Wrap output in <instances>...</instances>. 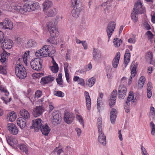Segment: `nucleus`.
Returning a JSON list of instances; mask_svg holds the SVG:
<instances>
[{"label":"nucleus","mask_w":155,"mask_h":155,"mask_svg":"<svg viewBox=\"0 0 155 155\" xmlns=\"http://www.w3.org/2000/svg\"><path fill=\"white\" fill-rule=\"evenodd\" d=\"M130 102L128 101H125L124 103V106L125 111L128 113L130 111Z\"/></svg>","instance_id":"obj_41"},{"label":"nucleus","mask_w":155,"mask_h":155,"mask_svg":"<svg viewBox=\"0 0 155 155\" xmlns=\"http://www.w3.org/2000/svg\"><path fill=\"white\" fill-rule=\"evenodd\" d=\"M145 8L142 5L140 1H138L135 4L133 12L138 14L143 13L145 12Z\"/></svg>","instance_id":"obj_7"},{"label":"nucleus","mask_w":155,"mask_h":155,"mask_svg":"<svg viewBox=\"0 0 155 155\" xmlns=\"http://www.w3.org/2000/svg\"><path fill=\"white\" fill-rule=\"evenodd\" d=\"M150 133L152 135H155V124L153 122H151L150 124Z\"/></svg>","instance_id":"obj_38"},{"label":"nucleus","mask_w":155,"mask_h":155,"mask_svg":"<svg viewBox=\"0 0 155 155\" xmlns=\"http://www.w3.org/2000/svg\"><path fill=\"white\" fill-rule=\"evenodd\" d=\"M0 90L2 92L5 93V95L7 96L9 94V93L8 92L5 87L2 86H0Z\"/></svg>","instance_id":"obj_50"},{"label":"nucleus","mask_w":155,"mask_h":155,"mask_svg":"<svg viewBox=\"0 0 155 155\" xmlns=\"http://www.w3.org/2000/svg\"><path fill=\"white\" fill-rule=\"evenodd\" d=\"M0 26L3 29H12L13 28V23L8 18H5L2 22L0 23Z\"/></svg>","instance_id":"obj_8"},{"label":"nucleus","mask_w":155,"mask_h":155,"mask_svg":"<svg viewBox=\"0 0 155 155\" xmlns=\"http://www.w3.org/2000/svg\"><path fill=\"white\" fill-rule=\"evenodd\" d=\"M52 59L53 66L50 67V69L53 73H56L58 71L59 68L58 65L56 63L53 58H52Z\"/></svg>","instance_id":"obj_30"},{"label":"nucleus","mask_w":155,"mask_h":155,"mask_svg":"<svg viewBox=\"0 0 155 155\" xmlns=\"http://www.w3.org/2000/svg\"><path fill=\"white\" fill-rule=\"evenodd\" d=\"M146 35H147L148 38L150 39H151L153 38L154 36L153 35L151 31H147L146 33Z\"/></svg>","instance_id":"obj_56"},{"label":"nucleus","mask_w":155,"mask_h":155,"mask_svg":"<svg viewBox=\"0 0 155 155\" xmlns=\"http://www.w3.org/2000/svg\"><path fill=\"white\" fill-rule=\"evenodd\" d=\"M120 52H117L112 61V66L113 68H116L117 67L120 59Z\"/></svg>","instance_id":"obj_26"},{"label":"nucleus","mask_w":155,"mask_h":155,"mask_svg":"<svg viewBox=\"0 0 155 155\" xmlns=\"http://www.w3.org/2000/svg\"><path fill=\"white\" fill-rule=\"evenodd\" d=\"M6 139L8 143L11 146L16 143V140L15 139L12 138L11 136H7Z\"/></svg>","instance_id":"obj_34"},{"label":"nucleus","mask_w":155,"mask_h":155,"mask_svg":"<svg viewBox=\"0 0 155 155\" xmlns=\"http://www.w3.org/2000/svg\"><path fill=\"white\" fill-rule=\"evenodd\" d=\"M3 48L6 49H10L12 45V41L8 38L4 39V41L2 42Z\"/></svg>","instance_id":"obj_18"},{"label":"nucleus","mask_w":155,"mask_h":155,"mask_svg":"<svg viewBox=\"0 0 155 155\" xmlns=\"http://www.w3.org/2000/svg\"><path fill=\"white\" fill-rule=\"evenodd\" d=\"M37 45L36 42L34 40H30L27 42L26 47L28 48H30L34 47Z\"/></svg>","instance_id":"obj_37"},{"label":"nucleus","mask_w":155,"mask_h":155,"mask_svg":"<svg viewBox=\"0 0 155 155\" xmlns=\"http://www.w3.org/2000/svg\"><path fill=\"white\" fill-rule=\"evenodd\" d=\"M17 123L21 129L24 128L26 126L25 119L23 117H19L17 120Z\"/></svg>","instance_id":"obj_28"},{"label":"nucleus","mask_w":155,"mask_h":155,"mask_svg":"<svg viewBox=\"0 0 155 155\" xmlns=\"http://www.w3.org/2000/svg\"><path fill=\"white\" fill-rule=\"evenodd\" d=\"M53 119L52 123L54 125H56L59 123L60 120L61 119L60 114L58 112H54L53 113Z\"/></svg>","instance_id":"obj_17"},{"label":"nucleus","mask_w":155,"mask_h":155,"mask_svg":"<svg viewBox=\"0 0 155 155\" xmlns=\"http://www.w3.org/2000/svg\"><path fill=\"white\" fill-rule=\"evenodd\" d=\"M134 98V96L133 94H131V93L129 94L127 100H126V101H128L130 102L132 101Z\"/></svg>","instance_id":"obj_59"},{"label":"nucleus","mask_w":155,"mask_h":155,"mask_svg":"<svg viewBox=\"0 0 155 155\" xmlns=\"http://www.w3.org/2000/svg\"><path fill=\"white\" fill-rule=\"evenodd\" d=\"M146 58L147 60L151 61L153 58V54L151 52L148 51L147 52Z\"/></svg>","instance_id":"obj_45"},{"label":"nucleus","mask_w":155,"mask_h":155,"mask_svg":"<svg viewBox=\"0 0 155 155\" xmlns=\"http://www.w3.org/2000/svg\"><path fill=\"white\" fill-rule=\"evenodd\" d=\"M128 42L130 43L134 44L136 42V39L134 37L130 38L128 40Z\"/></svg>","instance_id":"obj_64"},{"label":"nucleus","mask_w":155,"mask_h":155,"mask_svg":"<svg viewBox=\"0 0 155 155\" xmlns=\"http://www.w3.org/2000/svg\"><path fill=\"white\" fill-rule=\"evenodd\" d=\"M141 150L142 155H149L145 148L142 145L141 146Z\"/></svg>","instance_id":"obj_49"},{"label":"nucleus","mask_w":155,"mask_h":155,"mask_svg":"<svg viewBox=\"0 0 155 155\" xmlns=\"http://www.w3.org/2000/svg\"><path fill=\"white\" fill-rule=\"evenodd\" d=\"M52 5V2L49 0H46L43 3L42 5L44 10H47Z\"/></svg>","instance_id":"obj_33"},{"label":"nucleus","mask_w":155,"mask_h":155,"mask_svg":"<svg viewBox=\"0 0 155 155\" xmlns=\"http://www.w3.org/2000/svg\"><path fill=\"white\" fill-rule=\"evenodd\" d=\"M10 55L9 53L4 51L1 55V58L0 59V62L4 65L6 64L7 58Z\"/></svg>","instance_id":"obj_22"},{"label":"nucleus","mask_w":155,"mask_h":155,"mask_svg":"<svg viewBox=\"0 0 155 155\" xmlns=\"http://www.w3.org/2000/svg\"><path fill=\"white\" fill-rule=\"evenodd\" d=\"M102 103V99L100 98H98L97 101V108L98 111H99L100 109V105Z\"/></svg>","instance_id":"obj_52"},{"label":"nucleus","mask_w":155,"mask_h":155,"mask_svg":"<svg viewBox=\"0 0 155 155\" xmlns=\"http://www.w3.org/2000/svg\"><path fill=\"white\" fill-rule=\"evenodd\" d=\"M4 36L3 33L0 30V42L3 41Z\"/></svg>","instance_id":"obj_62"},{"label":"nucleus","mask_w":155,"mask_h":155,"mask_svg":"<svg viewBox=\"0 0 155 155\" xmlns=\"http://www.w3.org/2000/svg\"><path fill=\"white\" fill-rule=\"evenodd\" d=\"M42 95V92L39 90L36 91L35 94V97L38 98L40 97Z\"/></svg>","instance_id":"obj_57"},{"label":"nucleus","mask_w":155,"mask_h":155,"mask_svg":"<svg viewBox=\"0 0 155 155\" xmlns=\"http://www.w3.org/2000/svg\"><path fill=\"white\" fill-rule=\"evenodd\" d=\"M127 89L124 85H120L118 89V94L119 98L124 99L126 95Z\"/></svg>","instance_id":"obj_11"},{"label":"nucleus","mask_w":155,"mask_h":155,"mask_svg":"<svg viewBox=\"0 0 155 155\" xmlns=\"http://www.w3.org/2000/svg\"><path fill=\"white\" fill-rule=\"evenodd\" d=\"M53 94L54 95L61 97H63L64 95V93L60 91H54Z\"/></svg>","instance_id":"obj_42"},{"label":"nucleus","mask_w":155,"mask_h":155,"mask_svg":"<svg viewBox=\"0 0 155 155\" xmlns=\"http://www.w3.org/2000/svg\"><path fill=\"white\" fill-rule=\"evenodd\" d=\"M31 10L33 11L38 9L39 7V3L38 2L34 3L30 5Z\"/></svg>","instance_id":"obj_44"},{"label":"nucleus","mask_w":155,"mask_h":155,"mask_svg":"<svg viewBox=\"0 0 155 155\" xmlns=\"http://www.w3.org/2000/svg\"><path fill=\"white\" fill-rule=\"evenodd\" d=\"M56 13V11L55 8H53L50 9L48 13V16H53Z\"/></svg>","instance_id":"obj_47"},{"label":"nucleus","mask_w":155,"mask_h":155,"mask_svg":"<svg viewBox=\"0 0 155 155\" xmlns=\"http://www.w3.org/2000/svg\"><path fill=\"white\" fill-rule=\"evenodd\" d=\"M46 27L52 37H55L59 35L58 29L53 22L50 21L48 22L46 24Z\"/></svg>","instance_id":"obj_4"},{"label":"nucleus","mask_w":155,"mask_h":155,"mask_svg":"<svg viewBox=\"0 0 155 155\" xmlns=\"http://www.w3.org/2000/svg\"><path fill=\"white\" fill-rule=\"evenodd\" d=\"M138 15L133 11L132 12L131 15V18L134 23L137 22L138 21Z\"/></svg>","instance_id":"obj_39"},{"label":"nucleus","mask_w":155,"mask_h":155,"mask_svg":"<svg viewBox=\"0 0 155 155\" xmlns=\"http://www.w3.org/2000/svg\"><path fill=\"white\" fill-rule=\"evenodd\" d=\"M42 134L45 135H47L50 131V129L47 124L45 126L43 125L41 128L39 129Z\"/></svg>","instance_id":"obj_31"},{"label":"nucleus","mask_w":155,"mask_h":155,"mask_svg":"<svg viewBox=\"0 0 155 155\" xmlns=\"http://www.w3.org/2000/svg\"><path fill=\"white\" fill-rule=\"evenodd\" d=\"M44 111V107L42 106H36L33 109V114L34 116L37 117L41 115Z\"/></svg>","instance_id":"obj_14"},{"label":"nucleus","mask_w":155,"mask_h":155,"mask_svg":"<svg viewBox=\"0 0 155 155\" xmlns=\"http://www.w3.org/2000/svg\"><path fill=\"white\" fill-rule=\"evenodd\" d=\"M43 75V74L42 73H35L32 75V77L33 78H39L41 76Z\"/></svg>","instance_id":"obj_55"},{"label":"nucleus","mask_w":155,"mask_h":155,"mask_svg":"<svg viewBox=\"0 0 155 155\" xmlns=\"http://www.w3.org/2000/svg\"><path fill=\"white\" fill-rule=\"evenodd\" d=\"M17 117V115L14 111H12L8 114L7 119L8 121L11 122L14 121Z\"/></svg>","instance_id":"obj_29"},{"label":"nucleus","mask_w":155,"mask_h":155,"mask_svg":"<svg viewBox=\"0 0 155 155\" xmlns=\"http://www.w3.org/2000/svg\"><path fill=\"white\" fill-rule=\"evenodd\" d=\"M81 8H74L71 12L72 16L75 18H78L81 12Z\"/></svg>","instance_id":"obj_32"},{"label":"nucleus","mask_w":155,"mask_h":155,"mask_svg":"<svg viewBox=\"0 0 155 155\" xmlns=\"http://www.w3.org/2000/svg\"><path fill=\"white\" fill-rule=\"evenodd\" d=\"M93 55V59L95 61H97L101 58V53L100 51L94 48Z\"/></svg>","instance_id":"obj_19"},{"label":"nucleus","mask_w":155,"mask_h":155,"mask_svg":"<svg viewBox=\"0 0 155 155\" xmlns=\"http://www.w3.org/2000/svg\"><path fill=\"white\" fill-rule=\"evenodd\" d=\"M117 111L116 110L115 108L111 109L110 112V119L111 123L114 124L117 117Z\"/></svg>","instance_id":"obj_20"},{"label":"nucleus","mask_w":155,"mask_h":155,"mask_svg":"<svg viewBox=\"0 0 155 155\" xmlns=\"http://www.w3.org/2000/svg\"><path fill=\"white\" fill-rule=\"evenodd\" d=\"M15 73L20 79H23L27 76V73L24 66L20 63L17 64L15 68Z\"/></svg>","instance_id":"obj_3"},{"label":"nucleus","mask_w":155,"mask_h":155,"mask_svg":"<svg viewBox=\"0 0 155 155\" xmlns=\"http://www.w3.org/2000/svg\"><path fill=\"white\" fill-rule=\"evenodd\" d=\"M18 147L22 152H25L26 154H28V147L25 145L21 144L19 145Z\"/></svg>","instance_id":"obj_36"},{"label":"nucleus","mask_w":155,"mask_h":155,"mask_svg":"<svg viewBox=\"0 0 155 155\" xmlns=\"http://www.w3.org/2000/svg\"><path fill=\"white\" fill-rule=\"evenodd\" d=\"M130 57V54L129 50L128 49L126 50L125 53L124 55V62L125 64H124L125 68H126L127 65L129 62Z\"/></svg>","instance_id":"obj_21"},{"label":"nucleus","mask_w":155,"mask_h":155,"mask_svg":"<svg viewBox=\"0 0 155 155\" xmlns=\"http://www.w3.org/2000/svg\"><path fill=\"white\" fill-rule=\"evenodd\" d=\"M74 117V114L72 113L66 112L64 114V120L66 123L69 124L72 122Z\"/></svg>","instance_id":"obj_15"},{"label":"nucleus","mask_w":155,"mask_h":155,"mask_svg":"<svg viewBox=\"0 0 155 155\" xmlns=\"http://www.w3.org/2000/svg\"><path fill=\"white\" fill-rule=\"evenodd\" d=\"M137 65L134 64V63H132L130 66V69L131 71V76L130 77L129 79L130 81H131L132 80V77H134L135 76L137 73Z\"/></svg>","instance_id":"obj_25"},{"label":"nucleus","mask_w":155,"mask_h":155,"mask_svg":"<svg viewBox=\"0 0 155 155\" xmlns=\"http://www.w3.org/2000/svg\"><path fill=\"white\" fill-rule=\"evenodd\" d=\"M51 38L47 39V41L49 43L57 44V42L54 41V37Z\"/></svg>","instance_id":"obj_54"},{"label":"nucleus","mask_w":155,"mask_h":155,"mask_svg":"<svg viewBox=\"0 0 155 155\" xmlns=\"http://www.w3.org/2000/svg\"><path fill=\"white\" fill-rule=\"evenodd\" d=\"M48 45H45L40 50L36 51L35 53L36 56L38 57L43 58L50 56L49 49Z\"/></svg>","instance_id":"obj_6"},{"label":"nucleus","mask_w":155,"mask_h":155,"mask_svg":"<svg viewBox=\"0 0 155 155\" xmlns=\"http://www.w3.org/2000/svg\"><path fill=\"white\" fill-rule=\"evenodd\" d=\"M116 26V23L114 21L110 22L107 28V32L108 38L110 39L112 35Z\"/></svg>","instance_id":"obj_9"},{"label":"nucleus","mask_w":155,"mask_h":155,"mask_svg":"<svg viewBox=\"0 0 155 155\" xmlns=\"http://www.w3.org/2000/svg\"><path fill=\"white\" fill-rule=\"evenodd\" d=\"M54 79V78L51 76L50 75L42 78L41 81V83L42 84H46L48 83H50Z\"/></svg>","instance_id":"obj_23"},{"label":"nucleus","mask_w":155,"mask_h":155,"mask_svg":"<svg viewBox=\"0 0 155 155\" xmlns=\"http://www.w3.org/2000/svg\"><path fill=\"white\" fill-rule=\"evenodd\" d=\"M117 91L116 90H114L111 94L110 97L109 101V106L112 107L115 104L116 102Z\"/></svg>","instance_id":"obj_12"},{"label":"nucleus","mask_w":155,"mask_h":155,"mask_svg":"<svg viewBox=\"0 0 155 155\" xmlns=\"http://www.w3.org/2000/svg\"><path fill=\"white\" fill-rule=\"evenodd\" d=\"M22 41V39L20 37H15V41L17 44L20 43Z\"/></svg>","instance_id":"obj_58"},{"label":"nucleus","mask_w":155,"mask_h":155,"mask_svg":"<svg viewBox=\"0 0 155 155\" xmlns=\"http://www.w3.org/2000/svg\"><path fill=\"white\" fill-rule=\"evenodd\" d=\"M5 64L4 65L5 66L0 65V73L5 74L6 73V69L5 68Z\"/></svg>","instance_id":"obj_51"},{"label":"nucleus","mask_w":155,"mask_h":155,"mask_svg":"<svg viewBox=\"0 0 155 155\" xmlns=\"http://www.w3.org/2000/svg\"><path fill=\"white\" fill-rule=\"evenodd\" d=\"M10 8L13 11L17 12H24L31 10L30 5L29 4L25 5L22 8L20 4L12 2L11 4Z\"/></svg>","instance_id":"obj_2"},{"label":"nucleus","mask_w":155,"mask_h":155,"mask_svg":"<svg viewBox=\"0 0 155 155\" xmlns=\"http://www.w3.org/2000/svg\"><path fill=\"white\" fill-rule=\"evenodd\" d=\"M55 151L57 152L58 155H60L61 153L63 152V150L62 149H58V148L56 147L55 149Z\"/></svg>","instance_id":"obj_61"},{"label":"nucleus","mask_w":155,"mask_h":155,"mask_svg":"<svg viewBox=\"0 0 155 155\" xmlns=\"http://www.w3.org/2000/svg\"><path fill=\"white\" fill-rule=\"evenodd\" d=\"M147 96L148 98H150L151 97L152 95L151 90H147Z\"/></svg>","instance_id":"obj_63"},{"label":"nucleus","mask_w":155,"mask_h":155,"mask_svg":"<svg viewBox=\"0 0 155 155\" xmlns=\"http://www.w3.org/2000/svg\"><path fill=\"white\" fill-rule=\"evenodd\" d=\"M155 110L153 107H151L150 108V115L153 118L155 115Z\"/></svg>","instance_id":"obj_53"},{"label":"nucleus","mask_w":155,"mask_h":155,"mask_svg":"<svg viewBox=\"0 0 155 155\" xmlns=\"http://www.w3.org/2000/svg\"><path fill=\"white\" fill-rule=\"evenodd\" d=\"M76 118L80 124H82L84 127V120L83 117L81 115L77 114L76 115Z\"/></svg>","instance_id":"obj_46"},{"label":"nucleus","mask_w":155,"mask_h":155,"mask_svg":"<svg viewBox=\"0 0 155 155\" xmlns=\"http://www.w3.org/2000/svg\"><path fill=\"white\" fill-rule=\"evenodd\" d=\"M78 84H79L82 86H84V79L80 78L79 80L78 81Z\"/></svg>","instance_id":"obj_60"},{"label":"nucleus","mask_w":155,"mask_h":155,"mask_svg":"<svg viewBox=\"0 0 155 155\" xmlns=\"http://www.w3.org/2000/svg\"><path fill=\"white\" fill-rule=\"evenodd\" d=\"M97 124L98 134V141L101 144L105 145L106 143V137L102 130V123L101 118H99L97 119Z\"/></svg>","instance_id":"obj_1"},{"label":"nucleus","mask_w":155,"mask_h":155,"mask_svg":"<svg viewBox=\"0 0 155 155\" xmlns=\"http://www.w3.org/2000/svg\"><path fill=\"white\" fill-rule=\"evenodd\" d=\"M42 60L41 58H35L31 61V67L33 70L39 71L42 68Z\"/></svg>","instance_id":"obj_5"},{"label":"nucleus","mask_w":155,"mask_h":155,"mask_svg":"<svg viewBox=\"0 0 155 155\" xmlns=\"http://www.w3.org/2000/svg\"><path fill=\"white\" fill-rule=\"evenodd\" d=\"M95 78L94 77H92L88 80L86 82V85L90 87H91L95 84Z\"/></svg>","instance_id":"obj_35"},{"label":"nucleus","mask_w":155,"mask_h":155,"mask_svg":"<svg viewBox=\"0 0 155 155\" xmlns=\"http://www.w3.org/2000/svg\"><path fill=\"white\" fill-rule=\"evenodd\" d=\"M32 122V126L36 130H39L43 125L42 124L43 121L40 118H37L33 120Z\"/></svg>","instance_id":"obj_16"},{"label":"nucleus","mask_w":155,"mask_h":155,"mask_svg":"<svg viewBox=\"0 0 155 155\" xmlns=\"http://www.w3.org/2000/svg\"><path fill=\"white\" fill-rule=\"evenodd\" d=\"M84 94L86 99V106L87 108V109L90 110L91 109V99L89 96V93L88 92L85 91L84 92Z\"/></svg>","instance_id":"obj_24"},{"label":"nucleus","mask_w":155,"mask_h":155,"mask_svg":"<svg viewBox=\"0 0 155 155\" xmlns=\"http://www.w3.org/2000/svg\"><path fill=\"white\" fill-rule=\"evenodd\" d=\"M113 43L116 47H118L121 43V40L120 39L118 38H114Z\"/></svg>","instance_id":"obj_40"},{"label":"nucleus","mask_w":155,"mask_h":155,"mask_svg":"<svg viewBox=\"0 0 155 155\" xmlns=\"http://www.w3.org/2000/svg\"><path fill=\"white\" fill-rule=\"evenodd\" d=\"M20 115L25 119H28L30 118V114L28 111L25 109L21 110L20 111Z\"/></svg>","instance_id":"obj_27"},{"label":"nucleus","mask_w":155,"mask_h":155,"mask_svg":"<svg viewBox=\"0 0 155 155\" xmlns=\"http://www.w3.org/2000/svg\"><path fill=\"white\" fill-rule=\"evenodd\" d=\"M71 2L72 5L73 6H74V8H76L78 7V5L80 3V0H71Z\"/></svg>","instance_id":"obj_48"},{"label":"nucleus","mask_w":155,"mask_h":155,"mask_svg":"<svg viewBox=\"0 0 155 155\" xmlns=\"http://www.w3.org/2000/svg\"><path fill=\"white\" fill-rule=\"evenodd\" d=\"M29 54V51H26L22 56V59L23 60L24 62L26 64L27 63V57Z\"/></svg>","instance_id":"obj_43"},{"label":"nucleus","mask_w":155,"mask_h":155,"mask_svg":"<svg viewBox=\"0 0 155 155\" xmlns=\"http://www.w3.org/2000/svg\"><path fill=\"white\" fill-rule=\"evenodd\" d=\"M116 26V23L114 21L110 22L107 28V32L108 38L110 39L112 35Z\"/></svg>","instance_id":"obj_10"},{"label":"nucleus","mask_w":155,"mask_h":155,"mask_svg":"<svg viewBox=\"0 0 155 155\" xmlns=\"http://www.w3.org/2000/svg\"><path fill=\"white\" fill-rule=\"evenodd\" d=\"M7 128L9 133L12 134L16 135L18 133V128L15 124L13 123L8 124Z\"/></svg>","instance_id":"obj_13"}]
</instances>
